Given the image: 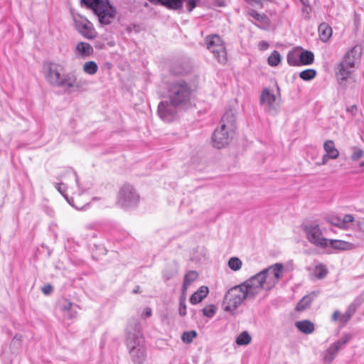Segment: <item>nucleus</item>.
<instances>
[{"label":"nucleus","instance_id":"obj_1","mask_svg":"<svg viewBox=\"0 0 364 364\" xmlns=\"http://www.w3.org/2000/svg\"><path fill=\"white\" fill-rule=\"evenodd\" d=\"M283 270V264L276 263L240 284L247 300H254L263 290H271L282 278Z\"/></svg>","mask_w":364,"mask_h":364},{"label":"nucleus","instance_id":"obj_2","mask_svg":"<svg viewBox=\"0 0 364 364\" xmlns=\"http://www.w3.org/2000/svg\"><path fill=\"white\" fill-rule=\"evenodd\" d=\"M64 66L54 62H46L43 65V73L46 81L52 86L61 87L68 92L83 91L88 82L78 77L75 72L63 73Z\"/></svg>","mask_w":364,"mask_h":364},{"label":"nucleus","instance_id":"obj_3","mask_svg":"<svg viewBox=\"0 0 364 364\" xmlns=\"http://www.w3.org/2000/svg\"><path fill=\"white\" fill-rule=\"evenodd\" d=\"M126 343L129 353L134 364H144L147 358L144 338L139 322H130L126 329Z\"/></svg>","mask_w":364,"mask_h":364},{"label":"nucleus","instance_id":"obj_4","mask_svg":"<svg viewBox=\"0 0 364 364\" xmlns=\"http://www.w3.org/2000/svg\"><path fill=\"white\" fill-rule=\"evenodd\" d=\"M235 120V115L231 110L224 114L220 127L215 130L212 136L213 146L221 149L230 143L236 129Z\"/></svg>","mask_w":364,"mask_h":364},{"label":"nucleus","instance_id":"obj_5","mask_svg":"<svg viewBox=\"0 0 364 364\" xmlns=\"http://www.w3.org/2000/svg\"><path fill=\"white\" fill-rule=\"evenodd\" d=\"M82 5L92 10L102 25H108L114 18L115 9L109 0H81Z\"/></svg>","mask_w":364,"mask_h":364},{"label":"nucleus","instance_id":"obj_6","mask_svg":"<svg viewBox=\"0 0 364 364\" xmlns=\"http://www.w3.org/2000/svg\"><path fill=\"white\" fill-rule=\"evenodd\" d=\"M192 91L191 85L186 81H174L169 85L168 98L174 105L185 106L190 102Z\"/></svg>","mask_w":364,"mask_h":364},{"label":"nucleus","instance_id":"obj_7","mask_svg":"<svg viewBox=\"0 0 364 364\" xmlns=\"http://www.w3.org/2000/svg\"><path fill=\"white\" fill-rule=\"evenodd\" d=\"M247 300L240 285L230 288L225 294L223 301V309L226 312L233 313L243 301Z\"/></svg>","mask_w":364,"mask_h":364},{"label":"nucleus","instance_id":"obj_8","mask_svg":"<svg viewBox=\"0 0 364 364\" xmlns=\"http://www.w3.org/2000/svg\"><path fill=\"white\" fill-rule=\"evenodd\" d=\"M207 48L213 54L220 63H225L227 53L224 43L218 35L208 36L205 38Z\"/></svg>","mask_w":364,"mask_h":364},{"label":"nucleus","instance_id":"obj_9","mask_svg":"<svg viewBox=\"0 0 364 364\" xmlns=\"http://www.w3.org/2000/svg\"><path fill=\"white\" fill-rule=\"evenodd\" d=\"M307 240L316 247L325 248L328 246V240L323 237L318 224H306L303 228Z\"/></svg>","mask_w":364,"mask_h":364},{"label":"nucleus","instance_id":"obj_10","mask_svg":"<svg viewBox=\"0 0 364 364\" xmlns=\"http://www.w3.org/2000/svg\"><path fill=\"white\" fill-rule=\"evenodd\" d=\"M139 200L138 194L129 184H124L118 193L117 203L121 207H132L138 203Z\"/></svg>","mask_w":364,"mask_h":364},{"label":"nucleus","instance_id":"obj_11","mask_svg":"<svg viewBox=\"0 0 364 364\" xmlns=\"http://www.w3.org/2000/svg\"><path fill=\"white\" fill-rule=\"evenodd\" d=\"M73 21L75 29L85 38L94 39L97 36V32L92 23L86 18L81 16H74Z\"/></svg>","mask_w":364,"mask_h":364},{"label":"nucleus","instance_id":"obj_12","mask_svg":"<svg viewBox=\"0 0 364 364\" xmlns=\"http://www.w3.org/2000/svg\"><path fill=\"white\" fill-rule=\"evenodd\" d=\"M178 105H174L170 101H162L158 105V114L161 119L166 122H171L176 114V108Z\"/></svg>","mask_w":364,"mask_h":364},{"label":"nucleus","instance_id":"obj_13","mask_svg":"<svg viewBox=\"0 0 364 364\" xmlns=\"http://www.w3.org/2000/svg\"><path fill=\"white\" fill-rule=\"evenodd\" d=\"M277 97L275 95L270 92L268 88H264L262 90L259 102L261 105H266L268 112L270 113H276L277 108L274 105V103L276 102Z\"/></svg>","mask_w":364,"mask_h":364},{"label":"nucleus","instance_id":"obj_14","mask_svg":"<svg viewBox=\"0 0 364 364\" xmlns=\"http://www.w3.org/2000/svg\"><path fill=\"white\" fill-rule=\"evenodd\" d=\"M361 53V48L358 46H355L346 53L341 62L346 63L349 67L355 68V63L360 58Z\"/></svg>","mask_w":364,"mask_h":364},{"label":"nucleus","instance_id":"obj_15","mask_svg":"<svg viewBox=\"0 0 364 364\" xmlns=\"http://www.w3.org/2000/svg\"><path fill=\"white\" fill-rule=\"evenodd\" d=\"M354 68L349 67L346 63L341 62L336 68V75L338 83L341 85H346L345 81L350 77L353 72Z\"/></svg>","mask_w":364,"mask_h":364},{"label":"nucleus","instance_id":"obj_16","mask_svg":"<svg viewBox=\"0 0 364 364\" xmlns=\"http://www.w3.org/2000/svg\"><path fill=\"white\" fill-rule=\"evenodd\" d=\"M361 304L362 299L357 298L348 306L345 314L343 315L341 314V323L343 326H345L348 322Z\"/></svg>","mask_w":364,"mask_h":364},{"label":"nucleus","instance_id":"obj_17","mask_svg":"<svg viewBox=\"0 0 364 364\" xmlns=\"http://www.w3.org/2000/svg\"><path fill=\"white\" fill-rule=\"evenodd\" d=\"M94 52L92 46L85 42H79L75 46V53L82 58L90 56Z\"/></svg>","mask_w":364,"mask_h":364},{"label":"nucleus","instance_id":"obj_18","mask_svg":"<svg viewBox=\"0 0 364 364\" xmlns=\"http://www.w3.org/2000/svg\"><path fill=\"white\" fill-rule=\"evenodd\" d=\"M328 246L338 250H351L357 247L355 244L340 240H328Z\"/></svg>","mask_w":364,"mask_h":364},{"label":"nucleus","instance_id":"obj_19","mask_svg":"<svg viewBox=\"0 0 364 364\" xmlns=\"http://www.w3.org/2000/svg\"><path fill=\"white\" fill-rule=\"evenodd\" d=\"M208 294V288L205 286L200 287L190 298V302L193 304L200 302Z\"/></svg>","mask_w":364,"mask_h":364},{"label":"nucleus","instance_id":"obj_20","mask_svg":"<svg viewBox=\"0 0 364 364\" xmlns=\"http://www.w3.org/2000/svg\"><path fill=\"white\" fill-rule=\"evenodd\" d=\"M320 39L323 42H327L332 36V28L326 23H322L318 26Z\"/></svg>","mask_w":364,"mask_h":364},{"label":"nucleus","instance_id":"obj_21","mask_svg":"<svg viewBox=\"0 0 364 364\" xmlns=\"http://www.w3.org/2000/svg\"><path fill=\"white\" fill-rule=\"evenodd\" d=\"M323 149L331 157V159H336L339 156V151L336 148L333 140H326L323 144Z\"/></svg>","mask_w":364,"mask_h":364},{"label":"nucleus","instance_id":"obj_22","mask_svg":"<svg viewBox=\"0 0 364 364\" xmlns=\"http://www.w3.org/2000/svg\"><path fill=\"white\" fill-rule=\"evenodd\" d=\"M296 327L305 334H310L314 331V324L309 320L296 321Z\"/></svg>","mask_w":364,"mask_h":364},{"label":"nucleus","instance_id":"obj_23","mask_svg":"<svg viewBox=\"0 0 364 364\" xmlns=\"http://www.w3.org/2000/svg\"><path fill=\"white\" fill-rule=\"evenodd\" d=\"M247 14L258 23L264 25L269 23V18L264 14H260L254 9H250L247 11Z\"/></svg>","mask_w":364,"mask_h":364},{"label":"nucleus","instance_id":"obj_24","mask_svg":"<svg viewBox=\"0 0 364 364\" xmlns=\"http://www.w3.org/2000/svg\"><path fill=\"white\" fill-rule=\"evenodd\" d=\"M287 59L289 65L299 66L301 65L300 53L297 50L289 52Z\"/></svg>","mask_w":364,"mask_h":364},{"label":"nucleus","instance_id":"obj_25","mask_svg":"<svg viewBox=\"0 0 364 364\" xmlns=\"http://www.w3.org/2000/svg\"><path fill=\"white\" fill-rule=\"evenodd\" d=\"M314 55L311 51L303 50L300 53L301 65H311L314 63Z\"/></svg>","mask_w":364,"mask_h":364},{"label":"nucleus","instance_id":"obj_26","mask_svg":"<svg viewBox=\"0 0 364 364\" xmlns=\"http://www.w3.org/2000/svg\"><path fill=\"white\" fill-rule=\"evenodd\" d=\"M177 272V265L176 264H170L163 271V277L165 280H169L176 276Z\"/></svg>","mask_w":364,"mask_h":364},{"label":"nucleus","instance_id":"obj_27","mask_svg":"<svg viewBox=\"0 0 364 364\" xmlns=\"http://www.w3.org/2000/svg\"><path fill=\"white\" fill-rule=\"evenodd\" d=\"M198 277V274L196 271L188 272L184 277L183 284V290L186 291L188 287L194 282Z\"/></svg>","mask_w":364,"mask_h":364},{"label":"nucleus","instance_id":"obj_28","mask_svg":"<svg viewBox=\"0 0 364 364\" xmlns=\"http://www.w3.org/2000/svg\"><path fill=\"white\" fill-rule=\"evenodd\" d=\"M328 274V269L326 266L323 264H317L314 270V276L318 279H321L326 277Z\"/></svg>","mask_w":364,"mask_h":364},{"label":"nucleus","instance_id":"obj_29","mask_svg":"<svg viewBox=\"0 0 364 364\" xmlns=\"http://www.w3.org/2000/svg\"><path fill=\"white\" fill-rule=\"evenodd\" d=\"M339 349L336 347L333 344L331 345L326 350V353L323 357L325 363H330L334 359Z\"/></svg>","mask_w":364,"mask_h":364},{"label":"nucleus","instance_id":"obj_30","mask_svg":"<svg viewBox=\"0 0 364 364\" xmlns=\"http://www.w3.org/2000/svg\"><path fill=\"white\" fill-rule=\"evenodd\" d=\"M82 70L87 74L95 75L98 70V66L95 61L90 60L85 63Z\"/></svg>","mask_w":364,"mask_h":364},{"label":"nucleus","instance_id":"obj_31","mask_svg":"<svg viewBox=\"0 0 364 364\" xmlns=\"http://www.w3.org/2000/svg\"><path fill=\"white\" fill-rule=\"evenodd\" d=\"M252 338L247 331L242 332L236 338V343L239 346H245L251 342Z\"/></svg>","mask_w":364,"mask_h":364},{"label":"nucleus","instance_id":"obj_32","mask_svg":"<svg viewBox=\"0 0 364 364\" xmlns=\"http://www.w3.org/2000/svg\"><path fill=\"white\" fill-rule=\"evenodd\" d=\"M316 75V71L314 69H306L299 73L300 78L305 81L314 79Z\"/></svg>","mask_w":364,"mask_h":364},{"label":"nucleus","instance_id":"obj_33","mask_svg":"<svg viewBox=\"0 0 364 364\" xmlns=\"http://www.w3.org/2000/svg\"><path fill=\"white\" fill-rule=\"evenodd\" d=\"M242 262L240 259L236 257H231L228 261V267L233 271H238L241 269Z\"/></svg>","mask_w":364,"mask_h":364},{"label":"nucleus","instance_id":"obj_34","mask_svg":"<svg viewBox=\"0 0 364 364\" xmlns=\"http://www.w3.org/2000/svg\"><path fill=\"white\" fill-rule=\"evenodd\" d=\"M311 303V299L309 296H306L296 304V310L298 311H304L310 306Z\"/></svg>","mask_w":364,"mask_h":364},{"label":"nucleus","instance_id":"obj_35","mask_svg":"<svg viewBox=\"0 0 364 364\" xmlns=\"http://www.w3.org/2000/svg\"><path fill=\"white\" fill-rule=\"evenodd\" d=\"M268 63L271 66H277L281 62V55L277 50H274L267 59Z\"/></svg>","mask_w":364,"mask_h":364},{"label":"nucleus","instance_id":"obj_36","mask_svg":"<svg viewBox=\"0 0 364 364\" xmlns=\"http://www.w3.org/2000/svg\"><path fill=\"white\" fill-rule=\"evenodd\" d=\"M196 336L197 332L194 330L185 331L181 336V340L186 343H191Z\"/></svg>","mask_w":364,"mask_h":364},{"label":"nucleus","instance_id":"obj_37","mask_svg":"<svg viewBox=\"0 0 364 364\" xmlns=\"http://www.w3.org/2000/svg\"><path fill=\"white\" fill-rule=\"evenodd\" d=\"M363 154L364 152L358 146L352 147L351 159L353 161H358V159H361L363 156Z\"/></svg>","mask_w":364,"mask_h":364},{"label":"nucleus","instance_id":"obj_38","mask_svg":"<svg viewBox=\"0 0 364 364\" xmlns=\"http://www.w3.org/2000/svg\"><path fill=\"white\" fill-rule=\"evenodd\" d=\"M60 309L63 311H72V314L70 316V318H73L77 314L76 311H73V303L67 299L64 300Z\"/></svg>","mask_w":364,"mask_h":364},{"label":"nucleus","instance_id":"obj_39","mask_svg":"<svg viewBox=\"0 0 364 364\" xmlns=\"http://www.w3.org/2000/svg\"><path fill=\"white\" fill-rule=\"evenodd\" d=\"M178 313L181 316L186 315V296L184 295L181 296L179 299Z\"/></svg>","mask_w":364,"mask_h":364},{"label":"nucleus","instance_id":"obj_40","mask_svg":"<svg viewBox=\"0 0 364 364\" xmlns=\"http://www.w3.org/2000/svg\"><path fill=\"white\" fill-rule=\"evenodd\" d=\"M352 338V335L350 333L344 334L340 340L336 342L333 345L337 347L339 350L340 348L346 344Z\"/></svg>","mask_w":364,"mask_h":364},{"label":"nucleus","instance_id":"obj_41","mask_svg":"<svg viewBox=\"0 0 364 364\" xmlns=\"http://www.w3.org/2000/svg\"><path fill=\"white\" fill-rule=\"evenodd\" d=\"M215 313V308L213 305H208L203 308V314L204 316L211 318Z\"/></svg>","mask_w":364,"mask_h":364},{"label":"nucleus","instance_id":"obj_42","mask_svg":"<svg viewBox=\"0 0 364 364\" xmlns=\"http://www.w3.org/2000/svg\"><path fill=\"white\" fill-rule=\"evenodd\" d=\"M55 187L64 196V198H66L68 203L71 204L70 200L68 198L67 196L65 195V191L67 188L66 186L63 183H55Z\"/></svg>","mask_w":364,"mask_h":364},{"label":"nucleus","instance_id":"obj_43","mask_svg":"<svg viewBox=\"0 0 364 364\" xmlns=\"http://www.w3.org/2000/svg\"><path fill=\"white\" fill-rule=\"evenodd\" d=\"M53 290V287L50 284H46V285H44L43 287H42V291L44 294H49L51 293Z\"/></svg>","mask_w":364,"mask_h":364},{"label":"nucleus","instance_id":"obj_44","mask_svg":"<svg viewBox=\"0 0 364 364\" xmlns=\"http://www.w3.org/2000/svg\"><path fill=\"white\" fill-rule=\"evenodd\" d=\"M331 159V157L328 154H325L321 159V161L318 163V165H325L328 163V160Z\"/></svg>","mask_w":364,"mask_h":364},{"label":"nucleus","instance_id":"obj_45","mask_svg":"<svg viewBox=\"0 0 364 364\" xmlns=\"http://www.w3.org/2000/svg\"><path fill=\"white\" fill-rule=\"evenodd\" d=\"M342 220L343 222V226L348 223H351L353 221V217L351 215H346Z\"/></svg>","mask_w":364,"mask_h":364},{"label":"nucleus","instance_id":"obj_46","mask_svg":"<svg viewBox=\"0 0 364 364\" xmlns=\"http://www.w3.org/2000/svg\"><path fill=\"white\" fill-rule=\"evenodd\" d=\"M332 223L336 226L338 227H343V222H342L341 218H335L332 219Z\"/></svg>","mask_w":364,"mask_h":364},{"label":"nucleus","instance_id":"obj_47","mask_svg":"<svg viewBox=\"0 0 364 364\" xmlns=\"http://www.w3.org/2000/svg\"><path fill=\"white\" fill-rule=\"evenodd\" d=\"M347 112L350 113L352 115H355L357 112V106L356 105H352L350 107H347L346 109Z\"/></svg>","mask_w":364,"mask_h":364},{"label":"nucleus","instance_id":"obj_48","mask_svg":"<svg viewBox=\"0 0 364 364\" xmlns=\"http://www.w3.org/2000/svg\"><path fill=\"white\" fill-rule=\"evenodd\" d=\"M151 313H152V311L150 308L149 307H146L145 309H144V311L143 312V314H141V316L143 318H147V317H149L151 316Z\"/></svg>","mask_w":364,"mask_h":364},{"label":"nucleus","instance_id":"obj_49","mask_svg":"<svg viewBox=\"0 0 364 364\" xmlns=\"http://www.w3.org/2000/svg\"><path fill=\"white\" fill-rule=\"evenodd\" d=\"M341 314L339 311L336 310L333 312V315H332V321H337L338 318L341 319Z\"/></svg>","mask_w":364,"mask_h":364},{"label":"nucleus","instance_id":"obj_50","mask_svg":"<svg viewBox=\"0 0 364 364\" xmlns=\"http://www.w3.org/2000/svg\"><path fill=\"white\" fill-rule=\"evenodd\" d=\"M172 73L174 74V75H182L183 74V71L181 70H176V68H172Z\"/></svg>","mask_w":364,"mask_h":364},{"label":"nucleus","instance_id":"obj_51","mask_svg":"<svg viewBox=\"0 0 364 364\" xmlns=\"http://www.w3.org/2000/svg\"><path fill=\"white\" fill-rule=\"evenodd\" d=\"M68 174H69L71 176L74 177L77 184H78V178H77V176L76 175L75 172L68 171Z\"/></svg>","mask_w":364,"mask_h":364},{"label":"nucleus","instance_id":"obj_52","mask_svg":"<svg viewBox=\"0 0 364 364\" xmlns=\"http://www.w3.org/2000/svg\"><path fill=\"white\" fill-rule=\"evenodd\" d=\"M360 230H361L362 231H363V232H364V221H363V222H361V223H360Z\"/></svg>","mask_w":364,"mask_h":364},{"label":"nucleus","instance_id":"obj_53","mask_svg":"<svg viewBox=\"0 0 364 364\" xmlns=\"http://www.w3.org/2000/svg\"><path fill=\"white\" fill-rule=\"evenodd\" d=\"M262 43L263 44V46H264L265 48H267L268 47V43L267 42H262Z\"/></svg>","mask_w":364,"mask_h":364},{"label":"nucleus","instance_id":"obj_54","mask_svg":"<svg viewBox=\"0 0 364 364\" xmlns=\"http://www.w3.org/2000/svg\"><path fill=\"white\" fill-rule=\"evenodd\" d=\"M360 166H364V160L360 163Z\"/></svg>","mask_w":364,"mask_h":364},{"label":"nucleus","instance_id":"obj_55","mask_svg":"<svg viewBox=\"0 0 364 364\" xmlns=\"http://www.w3.org/2000/svg\"><path fill=\"white\" fill-rule=\"evenodd\" d=\"M304 4H306V2L307 3L308 0H300Z\"/></svg>","mask_w":364,"mask_h":364}]
</instances>
